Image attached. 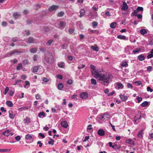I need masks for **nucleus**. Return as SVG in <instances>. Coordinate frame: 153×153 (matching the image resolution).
Instances as JSON below:
<instances>
[{
  "instance_id": "obj_13",
  "label": "nucleus",
  "mask_w": 153,
  "mask_h": 153,
  "mask_svg": "<svg viewBox=\"0 0 153 153\" xmlns=\"http://www.w3.org/2000/svg\"><path fill=\"white\" fill-rule=\"evenodd\" d=\"M126 143H129L131 145H134V141L131 139H128L127 140H126Z\"/></svg>"
},
{
  "instance_id": "obj_50",
  "label": "nucleus",
  "mask_w": 153,
  "mask_h": 153,
  "mask_svg": "<svg viewBox=\"0 0 153 153\" xmlns=\"http://www.w3.org/2000/svg\"><path fill=\"white\" fill-rule=\"evenodd\" d=\"M136 10H137V11L138 12L139 11H143V8L141 7H138Z\"/></svg>"
},
{
  "instance_id": "obj_36",
  "label": "nucleus",
  "mask_w": 153,
  "mask_h": 153,
  "mask_svg": "<svg viewBox=\"0 0 153 153\" xmlns=\"http://www.w3.org/2000/svg\"><path fill=\"white\" fill-rule=\"evenodd\" d=\"M64 12L61 11L58 13L57 16L58 17H62L64 15Z\"/></svg>"
},
{
  "instance_id": "obj_28",
  "label": "nucleus",
  "mask_w": 153,
  "mask_h": 153,
  "mask_svg": "<svg viewBox=\"0 0 153 153\" xmlns=\"http://www.w3.org/2000/svg\"><path fill=\"white\" fill-rule=\"evenodd\" d=\"M63 86L62 83H59L57 86V88L59 90H62L63 88Z\"/></svg>"
},
{
  "instance_id": "obj_57",
  "label": "nucleus",
  "mask_w": 153,
  "mask_h": 153,
  "mask_svg": "<svg viewBox=\"0 0 153 153\" xmlns=\"http://www.w3.org/2000/svg\"><path fill=\"white\" fill-rule=\"evenodd\" d=\"M147 90L148 91H149L150 92H152L153 91V90L149 86L147 87Z\"/></svg>"
},
{
  "instance_id": "obj_27",
  "label": "nucleus",
  "mask_w": 153,
  "mask_h": 153,
  "mask_svg": "<svg viewBox=\"0 0 153 153\" xmlns=\"http://www.w3.org/2000/svg\"><path fill=\"white\" fill-rule=\"evenodd\" d=\"M117 25V24L116 22H113L111 24L110 27L112 28H114L116 27Z\"/></svg>"
},
{
  "instance_id": "obj_15",
  "label": "nucleus",
  "mask_w": 153,
  "mask_h": 153,
  "mask_svg": "<svg viewBox=\"0 0 153 153\" xmlns=\"http://www.w3.org/2000/svg\"><path fill=\"white\" fill-rule=\"evenodd\" d=\"M54 42L53 39H51L48 40L46 43V45L47 46H50L51 45L52 43Z\"/></svg>"
},
{
  "instance_id": "obj_17",
  "label": "nucleus",
  "mask_w": 153,
  "mask_h": 153,
  "mask_svg": "<svg viewBox=\"0 0 153 153\" xmlns=\"http://www.w3.org/2000/svg\"><path fill=\"white\" fill-rule=\"evenodd\" d=\"M30 86V83L28 81H25V84L24 85V87L26 88H28Z\"/></svg>"
},
{
  "instance_id": "obj_25",
  "label": "nucleus",
  "mask_w": 153,
  "mask_h": 153,
  "mask_svg": "<svg viewBox=\"0 0 153 153\" xmlns=\"http://www.w3.org/2000/svg\"><path fill=\"white\" fill-rule=\"evenodd\" d=\"M25 138L27 140H30L32 139V136L30 134H27L25 136Z\"/></svg>"
},
{
  "instance_id": "obj_52",
  "label": "nucleus",
  "mask_w": 153,
  "mask_h": 153,
  "mask_svg": "<svg viewBox=\"0 0 153 153\" xmlns=\"http://www.w3.org/2000/svg\"><path fill=\"white\" fill-rule=\"evenodd\" d=\"M72 83L73 81L71 79H68L67 82V84L69 85H71L72 84Z\"/></svg>"
},
{
  "instance_id": "obj_21",
  "label": "nucleus",
  "mask_w": 153,
  "mask_h": 153,
  "mask_svg": "<svg viewBox=\"0 0 153 153\" xmlns=\"http://www.w3.org/2000/svg\"><path fill=\"white\" fill-rule=\"evenodd\" d=\"M6 105L10 107H12L13 106V104L11 101H7L6 103Z\"/></svg>"
},
{
  "instance_id": "obj_39",
  "label": "nucleus",
  "mask_w": 153,
  "mask_h": 153,
  "mask_svg": "<svg viewBox=\"0 0 153 153\" xmlns=\"http://www.w3.org/2000/svg\"><path fill=\"white\" fill-rule=\"evenodd\" d=\"M41 7V5L38 4H35L34 5V8L36 10H38Z\"/></svg>"
},
{
  "instance_id": "obj_23",
  "label": "nucleus",
  "mask_w": 153,
  "mask_h": 153,
  "mask_svg": "<svg viewBox=\"0 0 153 153\" xmlns=\"http://www.w3.org/2000/svg\"><path fill=\"white\" fill-rule=\"evenodd\" d=\"M143 129H142L137 134V136L139 138H141L143 137Z\"/></svg>"
},
{
  "instance_id": "obj_42",
  "label": "nucleus",
  "mask_w": 153,
  "mask_h": 153,
  "mask_svg": "<svg viewBox=\"0 0 153 153\" xmlns=\"http://www.w3.org/2000/svg\"><path fill=\"white\" fill-rule=\"evenodd\" d=\"M91 81L92 85H96L97 84L96 80L94 79H91Z\"/></svg>"
},
{
  "instance_id": "obj_56",
  "label": "nucleus",
  "mask_w": 153,
  "mask_h": 153,
  "mask_svg": "<svg viewBox=\"0 0 153 153\" xmlns=\"http://www.w3.org/2000/svg\"><path fill=\"white\" fill-rule=\"evenodd\" d=\"M105 118L103 115L100 116L99 117V118L102 121H103L104 120Z\"/></svg>"
},
{
  "instance_id": "obj_63",
  "label": "nucleus",
  "mask_w": 153,
  "mask_h": 153,
  "mask_svg": "<svg viewBox=\"0 0 153 153\" xmlns=\"http://www.w3.org/2000/svg\"><path fill=\"white\" fill-rule=\"evenodd\" d=\"M153 57V55L152 54V53H150L147 56V57L148 59H150L152 58Z\"/></svg>"
},
{
  "instance_id": "obj_59",
  "label": "nucleus",
  "mask_w": 153,
  "mask_h": 153,
  "mask_svg": "<svg viewBox=\"0 0 153 153\" xmlns=\"http://www.w3.org/2000/svg\"><path fill=\"white\" fill-rule=\"evenodd\" d=\"M23 63L24 65H27L28 64V61L27 59H25L23 60Z\"/></svg>"
},
{
  "instance_id": "obj_46",
  "label": "nucleus",
  "mask_w": 153,
  "mask_h": 153,
  "mask_svg": "<svg viewBox=\"0 0 153 153\" xmlns=\"http://www.w3.org/2000/svg\"><path fill=\"white\" fill-rule=\"evenodd\" d=\"M9 87H6L5 89L4 92V94L6 95L9 91Z\"/></svg>"
},
{
  "instance_id": "obj_53",
  "label": "nucleus",
  "mask_w": 153,
  "mask_h": 153,
  "mask_svg": "<svg viewBox=\"0 0 153 153\" xmlns=\"http://www.w3.org/2000/svg\"><path fill=\"white\" fill-rule=\"evenodd\" d=\"M16 140L18 141H19L21 138V137L19 136H18L15 137Z\"/></svg>"
},
{
  "instance_id": "obj_45",
  "label": "nucleus",
  "mask_w": 153,
  "mask_h": 153,
  "mask_svg": "<svg viewBox=\"0 0 153 153\" xmlns=\"http://www.w3.org/2000/svg\"><path fill=\"white\" fill-rule=\"evenodd\" d=\"M50 140L49 141L48 143L49 144H51L52 145H53L54 144V140L52 139H50Z\"/></svg>"
},
{
  "instance_id": "obj_6",
  "label": "nucleus",
  "mask_w": 153,
  "mask_h": 153,
  "mask_svg": "<svg viewBox=\"0 0 153 153\" xmlns=\"http://www.w3.org/2000/svg\"><path fill=\"white\" fill-rule=\"evenodd\" d=\"M88 97V94L86 92H83L80 94V97L82 99H85Z\"/></svg>"
},
{
  "instance_id": "obj_37",
  "label": "nucleus",
  "mask_w": 153,
  "mask_h": 153,
  "mask_svg": "<svg viewBox=\"0 0 153 153\" xmlns=\"http://www.w3.org/2000/svg\"><path fill=\"white\" fill-rule=\"evenodd\" d=\"M128 66V64L126 62H123L121 65V67L123 68L124 67H126Z\"/></svg>"
},
{
  "instance_id": "obj_61",
  "label": "nucleus",
  "mask_w": 153,
  "mask_h": 153,
  "mask_svg": "<svg viewBox=\"0 0 153 153\" xmlns=\"http://www.w3.org/2000/svg\"><path fill=\"white\" fill-rule=\"evenodd\" d=\"M77 95H74L72 96L71 97L73 99H74L75 100H77Z\"/></svg>"
},
{
  "instance_id": "obj_10",
  "label": "nucleus",
  "mask_w": 153,
  "mask_h": 153,
  "mask_svg": "<svg viewBox=\"0 0 153 153\" xmlns=\"http://www.w3.org/2000/svg\"><path fill=\"white\" fill-rule=\"evenodd\" d=\"M97 133L99 136H103L105 134V132L103 130L100 129L98 130Z\"/></svg>"
},
{
  "instance_id": "obj_62",
  "label": "nucleus",
  "mask_w": 153,
  "mask_h": 153,
  "mask_svg": "<svg viewBox=\"0 0 153 153\" xmlns=\"http://www.w3.org/2000/svg\"><path fill=\"white\" fill-rule=\"evenodd\" d=\"M68 31L70 34H72L74 32V30L72 28H70L69 29Z\"/></svg>"
},
{
  "instance_id": "obj_26",
  "label": "nucleus",
  "mask_w": 153,
  "mask_h": 153,
  "mask_svg": "<svg viewBox=\"0 0 153 153\" xmlns=\"http://www.w3.org/2000/svg\"><path fill=\"white\" fill-rule=\"evenodd\" d=\"M149 102L146 101H145L141 104V106L142 107H145L148 106Z\"/></svg>"
},
{
  "instance_id": "obj_5",
  "label": "nucleus",
  "mask_w": 153,
  "mask_h": 153,
  "mask_svg": "<svg viewBox=\"0 0 153 153\" xmlns=\"http://www.w3.org/2000/svg\"><path fill=\"white\" fill-rule=\"evenodd\" d=\"M116 88L117 89H122L123 88V85L121 83L117 82L116 83Z\"/></svg>"
},
{
  "instance_id": "obj_1",
  "label": "nucleus",
  "mask_w": 153,
  "mask_h": 153,
  "mask_svg": "<svg viewBox=\"0 0 153 153\" xmlns=\"http://www.w3.org/2000/svg\"><path fill=\"white\" fill-rule=\"evenodd\" d=\"M90 67L91 73L93 76L100 81L101 83L105 86H108L112 79V76L110 74H102L98 72V70L96 69V67L91 65Z\"/></svg>"
},
{
  "instance_id": "obj_38",
  "label": "nucleus",
  "mask_w": 153,
  "mask_h": 153,
  "mask_svg": "<svg viewBox=\"0 0 153 153\" xmlns=\"http://www.w3.org/2000/svg\"><path fill=\"white\" fill-rule=\"evenodd\" d=\"M10 149H0V152H10Z\"/></svg>"
},
{
  "instance_id": "obj_18",
  "label": "nucleus",
  "mask_w": 153,
  "mask_h": 153,
  "mask_svg": "<svg viewBox=\"0 0 153 153\" xmlns=\"http://www.w3.org/2000/svg\"><path fill=\"white\" fill-rule=\"evenodd\" d=\"M85 11L83 9H81L80 11V15L79 16L80 17H82L85 14Z\"/></svg>"
},
{
  "instance_id": "obj_40",
  "label": "nucleus",
  "mask_w": 153,
  "mask_h": 153,
  "mask_svg": "<svg viewBox=\"0 0 153 153\" xmlns=\"http://www.w3.org/2000/svg\"><path fill=\"white\" fill-rule=\"evenodd\" d=\"M49 78H47L46 77H43L42 79V80L45 82H47L49 81Z\"/></svg>"
},
{
  "instance_id": "obj_4",
  "label": "nucleus",
  "mask_w": 153,
  "mask_h": 153,
  "mask_svg": "<svg viewBox=\"0 0 153 153\" xmlns=\"http://www.w3.org/2000/svg\"><path fill=\"white\" fill-rule=\"evenodd\" d=\"M119 97L122 101H126L128 98V97L124 94H120L119 95Z\"/></svg>"
},
{
  "instance_id": "obj_58",
  "label": "nucleus",
  "mask_w": 153,
  "mask_h": 153,
  "mask_svg": "<svg viewBox=\"0 0 153 153\" xmlns=\"http://www.w3.org/2000/svg\"><path fill=\"white\" fill-rule=\"evenodd\" d=\"M92 24L93 26L95 27L97 26L98 23L97 22L94 21L92 22Z\"/></svg>"
},
{
  "instance_id": "obj_8",
  "label": "nucleus",
  "mask_w": 153,
  "mask_h": 153,
  "mask_svg": "<svg viewBox=\"0 0 153 153\" xmlns=\"http://www.w3.org/2000/svg\"><path fill=\"white\" fill-rule=\"evenodd\" d=\"M66 25L65 22L63 21H60L59 22V28L63 29L65 27Z\"/></svg>"
},
{
  "instance_id": "obj_35",
  "label": "nucleus",
  "mask_w": 153,
  "mask_h": 153,
  "mask_svg": "<svg viewBox=\"0 0 153 153\" xmlns=\"http://www.w3.org/2000/svg\"><path fill=\"white\" fill-rule=\"evenodd\" d=\"M42 116L43 117H45V114L44 112H40L38 116L39 117H41Z\"/></svg>"
},
{
  "instance_id": "obj_29",
  "label": "nucleus",
  "mask_w": 153,
  "mask_h": 153,
  "mask_svg": "<svg viewBox=\"0 0 153 153\" xmlns=\"http://www.w3.org/2000/svg\"><path fill=\"white\" fill-rule=\"evenodd\" d=\"M37 50V49L36 48H33L31 49L30 50V52L32 53H36Z\"/></svg>"
},
{
  "instance_id": "obj_55",
  "label": "nucleus",
  "mask_w": 153,
  "mask_h": 153,
  "mask_svg": "<svg viewBox=\"0 0 153 153\" xmlns=\"http://www.w3.org/2000/svg\"><path fill=\"white\" fill-rule=\"evenodd\" d=\"M7 25V22L4 21L2 23V25L3 27L6 26Z\"/></svg>"
},
{
  "instance_id": "obj_19",
  "label": "nucleus",
  "mask_w": 153,
  "mask_h": 153,
  "mask_svg": "<svg viewBox=\"0 0 153 153\" xmlns=\"http://www.w3.org/2000/svg\"><path fill=\"white\" fill-rule=\"evenodd\" d=\"M138 59L140 61L144 60L145 59V56L142 54H141L138 56Z\"/></svg>"
},
{
  "instance_id": "obj_22",
  "label": "nucleus",
  "mask_w": 153,
  "mask_h": 153,
  "mask_svg": "<svg viewBox=\"0 0 153 153\" xmlns=\"http://www.w3.org/2000/svg\"><path fill=\"white\" fill-rule=\"evenodd\" d=\"M22 52L20 51H19L17 50H14L12 51L10 54V55H12L13 54H15L17 53H22Z\"/></svg>"
},
{
  "instance_id": "obj_51",
  "label": "nucleus",
  "mask_w": 153,
  "mask_h": 153,
  "mask_svg": "<svg viewBox=\"0 0 153 153\" xmlns=\"http://www.w3.org/2000/svg\"><path fill=\"white\" fill-rule=\"evenodd\" d=\"M135 83L137 85H139L142 84V82L140 81H137L135 82Z\"/></svg>"
},
{
  "instance_id": "obj_2",
  "label": "nucleus",
  "mask_w": 153,
  "mask_h": 153,
  "mask_svg": "<svg viewBox=\"0 0 153 153\" xmlns=\"http://www.w3.org/2000/svg\"><path fill=\"white\" fill-rule=\"evenodd\" d=\"M38 70H39V74H42L43 72V68L39 66L34 67L33 68V72L34 73L36 72Z\"/></svg>"
},
{
  "instance_id": "obj_44",
  "label": "nucleus",
  "mask_w": 153,
  "mask_h": 153,
  "mask_svg": "<svg viewBox=\"0 0 153 153\" xmlns=\"http://www.w3.org/2000/svg\"><path fill=\"white\" fill-rule=\"evenodd\" d=\"M22 65L21 63H20L16 67V69L17 70H19L22 68Z\"/></svg>"
},
{
  "instance_id": "obj_34",
  "label": "nucleus",
  "mask_w": 153,
  "mask_h": 153,
  "mask_svg": "<svg viewBox=\"0 0 153 153\" xmlns=\"http://www.w3.org/2000/svg\"><path fill=\"white\" fill-rule=\"evenodd\" d=\"M141 51V49L140 48H137L136 49L134 50L132 52L134 54H135L138 53Z\"/></svg>"
},
{
  "instance_id": "obj_3",
  "label": "nucleus",
  "mask_w": 153,
  "mask_h": 153,
  "mask_svg": "<svg viewBox=\"0 0 153 153\" xmlns=\"http://www.w3.org/2000/svg\"><path fill=\"white\" fill-rule=\"evenodd\" d=\"M59 7L58 5H53L49 7L48 10L50 11H54L58 9Z\"/></svg>"
},
{
  "instance_id": "obj_41",
  "label": "nucleus",
  "mask_w": 153,
  "mask_h": 153,
  "mask_svg": "<svg viewBox=\"0 0 153 153\" xmlns=\"http://www.w3.org/2000/svg\"><path fill=\"white\" fill-rule=\"evenodd\" d=\"M35 97L37 100H41V96L39 94H36L35 95Z\"/></svg>"
},
{
  "instance_id": "obj_14",
  "label": "nucleus",
  "mask_w": 153,
  "mask_h": 153,
  "mask_svg": "<svg viewBox=\"0 0 153 153\" xmlns=\"http://www.w3.org/2000/svg\"><path fill=\"white\" fill-rule=\"evenodd\" d=\"M117 38L120 39L122 40H128V38H126V37L124 36L123 35H118L117 36Z\"/></svg>"
},
{
  "instance_id": "obj_7",
  "label": "nucleus",
  "mask_w": 153,
  "mask_h": 153,
  "mask_svg": "<svg viewBox=\"0 0 153 153\" xmlns=\"http://www.w3.org/2000/svg\"><path fill=\"white\" fill-rule=\"evenodd\" d=\"M27 41H25L27 43H33L34 41V39L32 37H30L27 39Z\"/></svg>"
},
{
  "instance_id": "obj_9",
  "label": "nucleus",
  "mask_w": 153,
  "mask_h": 153,
  "mask_svg": "<svg viewBox=\"0 0 153 153\" xmlns=\"http://www.w3.org/2000/svg\"><path fill=\"white\" fill-rule=\"evenodd\" d=\"M123 6L122 7V10L126 11L128 9V6L126 2H123Z\"/></svg>"
},
{
  "instance_id": "obj_31",
  "label": "nucleus",
  "mask_w": 153,
  "mask_h": 153,
  "mask_svg": "<svg viewBox=\"0 0 153 153\" xmlns=\"http://www.w3.org/2000/svg\"><path fill=\"white\" fill-rule=\"evenodd\" d=\"M21 15L19 13L17 12H15L13 13V16L15 18H16L17 17L20 16Z\"/></svg>"
},
{
  "instance_id": "obj_60",
  "label": "nucleus",
  "mask_w": 153,
  "mask_h": 153,
  "mask_svg": "<svg viewBox=\"0 0 153 153\" xmlns=\"http://www.w3.org/2000/svg\"><path fill=\"white\" fill-rule=\"evenodd\" d=\"M14 94V92L12 90H10L9 92V94L10 96H12Z\"/></svg>"
},
{
  "instance_id": "obj_20",
  "label": "nucleus",
  "mask_w": 153,
  "mask_h": 153,
  "mask_svg": "<svg viewBox=\"0 0 153 153\" xmlns=\"http://www.w3.org/2000/svg\"><path fill=\"white\" fill-rule=\"evenodd\" d=\"M76 25L80 29H82L83 28V27L81 24V22L80 21L76 23Z\"/></svg>"
},
{
  "instance_id": "obj_32",
  "label": "nucleus",
  "mask_w": 153,
  "mask_h": 153,
  "mask_svg": "<svg viewBox=\"0 0 153 153\" xmlns=\"http://www.w3.org/2000/svg\"><path fill=\"white\" fill-rule=\"evenodd\" d=\"M140 32L142 35H144L147 33V32L146 29H142L140 30Z\"/></svg>"
},
{
  "instance_id": "obj_12",
  "label": "nucleus",
  "mask_w": 153,
  "mask_h": 153,
  "mask_svg": "<svg viewBox=\"0 0 153 153\" xmlns=\"http://www.w3.org/2000/svg\"><path fill=\"white\" fill-rule=\"evenodd\" d=\"M61 125L62 127L66 128H67L68 126V123L66 121H62L61 123Z\"/></svg>"
},
{
  "instance_id": "obj_43",
  "label": "nucleus",
  "mask_w": 153,
  "mask_h": 153,
  "mask_svg": "<svg viewBox=\"0 0 153 153\" xmlns=\"http://www.w3.org/2000/svg\"><path fill=\"white\" fill-rule=\"evenodd\" d=\"M105 118H108L111 117L110 114L108 113H105L103 114Z\"/></svg>"
},
{
  "instance_id": "obj_49",
  "label": "nucleus",
  "mask_w": 153,
  "mask_h": 153,
  "mask_svg": "<svg viewBox=\"0 0 153 153\" xmlns=\"http://www.w3.org/2000/svg\"><path fill=\"white\" fill-rule=\"evenodd\" d=\"M138 13V12L137 11V10H134V11L132 13V14L134 16H136L137 15V13Z\"/></svg>"
},
{
  "instance_id": "obj_54",
  "label": "nucleus",
  "mask_w": 153,
  "mask_h": 153,
  "mask_svg": "<svg viewBox=\"0 0 153 153\" xmlns=\"http://www.w3.org/2000/svg\"><path fill=\"white\" fill-rule=\"evenodd\" d=\"M18 38L16 37H13L12 39V41L13 42H16L18 40Z\"/></svg>"
},
{
  "instance_id": "obj_11",
  "label": "nucleus",
  "mask_w": 153,
  "mask_h": 153,
  "mask_svg": "<svg viewBox=\"0 0 153 153\" xmlns=\"http://www.w3.org/2000/svg\"><path fill=\"white\" fill-rule=\"evenodd\" d=\"M9 117L12 119L14 118L15 117V114H13V111L11 110L9 111Z\"/></svg>"
},
{
  "instance_id": "obj_33",
  "label": "nucleus",
  "mask_w": 153,
  "mask_h": 153,
  "mask_svg": "<svg viewBox=\"0 0 153 153\" xmlns=\"http://www.w3.org/2000/svg\"><path fill=\"white\" fill-rule=\"evenodd\" d=\"M91 48L94 51H98V47L97 45L91 46Z\"/></svg>"
},
{
  "instance_id": "obj_30",
  "label": "nucleus",
  "mask_w": 153,
  "mask_h": 153,
  "mask_svg": "<svg viewBox=\"0 0 153 153\" xmlns=\"http://www.w3.org/2000/svg\"><path fill=\"white\" fill-rule=\"evenodd\" d=\"M10 131L9 130H6L2 134L6 136H8L9 135Z\"/></svg>"
},
{
  "instance_id": "obj_16",
  "label": "nucleus",
  "mask_w": 153,
  "mask_h": 153,
  "mask_svg": "<svg viewBox=\"0 0 153 153\" xmlns=\"http://www.w3.org/2000/svg\"><path fill=\"white\" fill-rule=\"evenodd\" d=\"M24 123L28 125L30 122V119L28 117H27L25 119L23 120Z\"/></svg>"
},
{
  "instance_id": "obj_24",
  "label": "nucleus",
  "mask_w": 153,
  "mask_h": 153,
  "mask_svg": "<svg viewBox=\"0 0 153 153\" xmlns=\"http://www.w3.org/2000/svg\"><path fill=\"white\" fill-rule=\"evenodd\" d=\"M57 65L58 67L60 68H64L65 66V64L63 62L58 63Z\"/></svg>"
},
{
  "instance_id": "obj_48",
  "label": "nucleus",
  "mask_w": 153,
  "mask_h": 153,
  "mask_svg": "<svg viewBox=\"0 0 153 153\" xmlns=\"http://www.w3.org/2000/svg\"><path fill=\"white\" fill-rule=\"evenodd\" d=\"M138 115H139V116H138L139 117H137L138 116V115H137V116H136L135 117L136 118V119L135 120L136 122V120H139L140 118V117H141V114L140 113H139L138 114Z\"/></svg>"
},
{
  "instance_id": "obj_64",
  "label": "nucleus",
  "mask_w": 153,
  "mask_h": 153,
  "mask_svg": "<svg viewBox=\"0 0 153 153\" xmlns=\"http://www.w3.org/2000/svg\"><path fill=\"white\" fill-rule=\"evenodd\" d=\"M105 14L106 15L108 16H111V14L110 12L108 11L106 12L105 13Z\"/></svg>"
},
{
  "instance_id": "obj_47",
  "label": "nucleus",
  "mask_w": 153,
  "mask_h": 153,
  "mask_svg": "<svg viewBox=\"0 0 153 153\" xmlns=\"http://www.w3.org/2000/svg\"><path fill=\"white\" fill-rule=\"evenodd\" d=\"M136 99L138 100V103H140L142 100V98L139 97V96L137 97Z\"/></svg>"
}]
</instances>
